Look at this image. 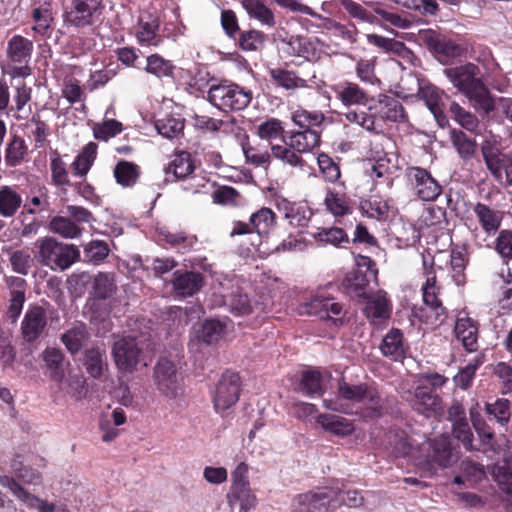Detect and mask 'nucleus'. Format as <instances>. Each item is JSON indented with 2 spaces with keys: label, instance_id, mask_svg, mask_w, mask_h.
Returning <instances> with one entry per match:
<instances>
[{
  "label": "nucleus",
  "instance_id": "obj_1",
  "mask_svg": "<svg viewBox=\"0 0 512 512\" xmlns=\"http://www.w3.org/2000/svg\"><path fill=\"white\" fill-rule=\"evenodd\" d=\"M444 75L451 84L486 114L495 108L494 100L484 82L478 77L479 68L473 63L445 68Z\"/></svg>",
  "mask_w": 512,
  "mask_h": 512
},
{
  "label": "nucleus",
  "instance_id": "obj_2",
  "mask_svg": "<svg viewBox=\"0 0 512 512\" xmlns=\"http://www.w3.org/2000/svg\"><path fill=\"white\" fill-rule=\"evenodd\" d=\"M35 249L34 258L53 271H64L80 258L76 245L60 242L52 236L38 238Z\"/></svg>",
  "mask_w": 512,
  "mask_h": 512
},
{
  "label": "nucleus",
  "instance_id": "obj_3",
  "mask_svg": "<svg viewBox=\"0 0 512 512\" xmlns=\"http://www.w3.org/2000/svg\"><path fill=\"white\" fill-rule=\"evenodd\" d=\"M355 261L356 268L345 276L342 285L352 299L365 300L368 298L370 283L377 278V270L368 256L358 255Z\"/></svg>",
  "mask_w": 512,
  "mask_h": 512
},
{
  "label": "nucleus",
  "instance_id": "obj_4",
  "mask_svg": "<svg viewBox=\"0 0 512 512\" xmlns=\"http://www.w3.org/2000/svg\"><path fill=\"white\" fill-rule=\"evenodd\" d=\"M298 312L300 315L315 316L320 320L330 321L335 326L344 325L347 313L340 302L323 293L316 294L302 303Z\"/></svg>",
  "mask_w": 512,
  "mask_h": 512
},
{
  "label": "nucleus",
  "instance_id": "obj_5",
  "mask_svg": "<svg viewBox=\"0 0 512 512\" xmlns=\"http://www.w3.org/2000/svg\"><path fill=\"white\" fill-rule=\"evenodd\" d=\"M210 103L223 112L246 108L252 100V92L237 84L212 85L208 91Z\"/></svg>",
  "mask_w": 512,
  "mask_h": 512
},
{
  "label": "nucleus",
  "instance_id": "obj_6",
  "mask_svg": "<svg viewBox=\"0 0 512 512\" xmlns=\"http://www.w3.org/2000/svg\"><path fill=\"white\" fill-rule=\"evenodd\" d=\"M103 9L102 0H73L64 12V24L75 28L91 26L99 20Z\"/></svg>",
  "mask_w": 512,
  "mask_h": 512
},
{
  "label": "nucleus",
  "instance_id": "obj_7",
  "mask_svg": "<svg viewBox=\"0 0 512 512\" xmlns=\"http://www.w3.org/2000/svg\"><path fill=\"white\" fill-rule=\"evenodd\" d=\"M112 355L119 371L132 373L141 362L142 349L136 338L124 336L114 342Z\"/></svg>",
  "mask_w": 512,
  "mask_h": 512
},
{
  "label": "nucleus",
  "instance_id": "obj_8",
  "mask_svg": "<svg viewBox=\"0 0 512 512\" xmlns=\"http://www.w3.org/2000/svg\"><path fill=\"white\" fill-rule=\"evenodd\" d=\"M417 88L418 97L424 101L439 126L444 127L448 120L444 114V91L423 78H411Z\"/></svg>",
  "mask_w": 512,
  "mask_h": 512
},
{
  "label": "nucleus",
  "instance_id": "obj_9",
  "mask_svg": "<svg viewBox=\"0 0 512 512\" xmlns=\"http://www.w3.org/2000/svg\"><path fill=\"white\" fill-rule=\"evenodd\" d=\"M47 312L37 304L29 305L21 321V337L26 343H33L41 339L47 330Z\"/></svg>",
  "mask_w": 512,
  "mask_h": 512
},
{
  "label": "nucleus",
  "instance_id": "obj_10",
  "mask_svg": "<svg viewBox=\"0 0 512 512\" xmlns=\"http://www.w3.org/2000/svg\"><path fill=\"white\" fill-rule=\"evenodd\" d=\"M367 110L375 114V120L401 123L408 120L401 102L397 98L385 94H379L377 98H371Z\"/></svg>",
  "mask_w": 512,
  "mask_h": 512
},
{
  "label": "nucleus",
  "instance_id": "obj_11",
  "mask_svg": "<svg viewBox=\"0 0 512 512\" xmlns=\"http://www.w3.org/2000/svg\"><path fill=\"white\" fill-rule=\"evenodd\" d=\"M423 266L426 275V281L422 286L423 302L425 310L430 313L429 317L436 321L444 315L445 308L443 307L441 300L438 298L440 288L436 285V274L433 270V260L429 262L424 258Z\"/></svg>",
  "mask_w": 512,
  "mask_h": 512
},
{
  "label": "nucleus",
  "instance_id": "obj_12",
  "mask_svg": "<svg viewBox=\"0 0 512 512\" xmlns=\"http://www.w3.org/2000/svg\"><path fill=\"white\" fill-rule=\"evenodd\" d=\"M2 487L8 488L20 501L39 512H69L64 505L50 504L26 491L13 477L0 476Z\"/></svg>",
  "mask_w": 512,
  "mask_h": 512
},
{
  "label": "nucleus",
  "instance_id": "obj_13",
  "mask_svg": "<svg viewBox=\"0 0 512 512\" xmlns=\"http://www.w3.org/2000/svg\"><path fill=\"white\" fill-rule=\"evenodd\" d=\"M406 175L421 200L433 201L440 195L441 186L426 169L409 167Z\"/></svg>",
  "mask_w": 512,
  "mask_h": 512
},
{
  "label": "nucleus",
  "instance_id": "obj_14",
  "mask_svg": "<svg viewBox=\"0 0 512 512\" xmlns=\"http://www.w3.org/2000/svg\"><path fill=\"white\" fill-rule=\"evenodd\" d=\"M46 466L44 458L37 455L24 457L16 455L10 463L12 472L23 482L37 485L41 481L39 469Z\"/></svg>",
  "mask_w": 512,
  "mask_h": 512
},
{
  "label": "nucleus",
  "instance_id": "obj_15",
  "mask_svg": "<svg viewBox=\"0 0 512 512\" xmlns=\"http://www.w3.org/2000/svg\"><path fill=\"white\" fill-rule=\"evenodd\" d=\"M454 334L467 352L472 353L478 350L479 324L466 312L458 314L454 325Z\"/></svg>",
  "mask_w": 512,
  "mask_h": 512
},
{
  "label": "nucleus",
  "instance_id": "obj_16",
  "mask_svg": "<svg viewBox=\"0 0 512 512\" xmlns=\"http://www.w3.org/2000/svg\"><path fill=\"white\" fill-rule=\"evenodd\" d=\"M481 155L492 177L497 182H501L503 179V168L510 159L501 151L497 141L491 139L484 140L481 143Z\"/></svg>",
  "mask_w": 512,
  "mask_h": 512
},
{
  "label": "nucleus",
  "instance_id": "obj_17",
  "mask_svg": "<svg viewBox=\"0 0 512 512\" xmlns=\"http://www.w3.org/2000/svg\"><path fill=\"white\" fill-rule=\"evenodd\" d=\"M419 413L427 416L442 410L441 399L433 386H416L414 394L406 398Z\"/></svg>",
  "mask_w": 512,
  "mask_h": 512
},
{
  "label": "nucleus",
  "instance_id": "obj_18",
  "mask_svg": "<svg viewBox=\"0 0 512 512\" xmlns=\"http://www.w3.org/2000/svg\"><path fill=\"white\" fill-rule=\"evenodd\" d=\"M45 372L55 382H62L69 370L70 362L66 360L62 350L47 347L41 354Z\"/></svg>",
  "mask_w": 512,
  "mask_h": 512
},
{
  "label": "nucleus",
  "instance_id": "obj_19",
  "mask_svg": "<svg viewBox=\"0 0 512 512\" xmlns=\"http://www.w3.org/2000/svg\"><path fill=\"white\" fill-rule=\"evenodd\" d=\"M293 512H329V499L325 492L300 494L292 501Z\"/></svg>",
  "mask_w": 512,
  "mask_h": 512
},
{
  "label": "nucleus",
  "instance_id": "obj_20",
  "mask_svg": "<svg viewBox=\"0 0 512 512\" xmlns=\"http://www.w3.org/2000/svg\"><path fill=\"white\" fill-rule=\"evenodd\" d=\"M174 292L181 297H190L198 293L204 285V277L199 272H176L172 280Z\"/></svg>",
  "mask_w": 512,
  "mask_h": 512
},
{
  "label": "nucleus",
  "instance_id": "obj_21",
  "mask_svg": "<svg viewBox=\"0 0 512 512\" xmlns=\"http://www.w3.org/2000/svg\"><path fill=\"white\" fill-rule=\"evenodd\" d=\"M284 143H288L301 156L312 152L320 144V134L313 129L291 131L285 137Z\"/></svg>",
  "mask_w": 512,
  "mask_h": 512
},
{
  "label": "nucleus",
  "instance_id": "obj_22",
  "mask_svg": "<svg viewBox=\"0 0 512 512\" xmlns=\"http://www.w3.org/2000/svg\"><path fill=\"white\" fill-rule=\"evenodd\" d=\"M473 212L482 230L488 236L494 235L499 230L503 219L500 210L491 208L482 202H477L473 207Z\"/></svg>",
  "mask_w": 512,
  "mask_h": 512
},
{
  "label": "nucleus",
  "instance_id": "obj_23",
  "mask_svg": "<svg viewBox=\"0 0 512 512\" xmlns=\"http://www.w3.org/2000/svg\"><path fill=\"white\" fill-rule=\"evenodd\" d=\"M335 96L344 106L367 105L370 97L367 92L354 82L345 81L335 88Z\"/></svg>",
  "mask_w": 512,
  "mask_h": 512
},
{
  "label": "nucleus",
  "instance_id": "obj_24",
  "mask_svg": "<svg viewBox=\"0 0 512 512\" xmlns=\"http://www.w3.org/2000/svg\"><path fill=\"white\" fill-rule=\"evenodd\" d=\"M8 285L10 288V300L7 315L12 322H16L25 303L27 285L26 281L21 277H10Z\"/></svg>",
  "mask_w": 512,
  "mask_h": 512
},
{
  "label": "nucleus",
  "instance_id": "obj_25",
  "mask_svg": "<svg viewBox=\"0 0 512 512\" xmlns=\"http://www.w3.org/2000/svg\"><path fill=\"white\" fill-rule=\"evenodd\" d=\"M33 52V42L21 35L12 36L7 43L6 55L13 63L27 64Z\"/></svg>",
  "mask_w": 512,
  "mask_h": 512
},
{
  "label": "nucleus",
  "instance_id": "obj_26",
  "mask_svg": "<svg viewBox=\"0 0 512 512\" xmlns=\"http://www.w3.org/2000/svg\"><path fill=\"white\" fill-rule=\"evenodd\" d=\"M160 27L159 18L148 14L146 17H140L139 29L136 33L137 41L140 45L159 46L162 38L157 34Z\"/></svg>",
  "mask_w": 512,
  "mask_h": 512
},
{
  "label": "nucleus",
  "instance_id": "obj_27",
  "mask_svg": "<svg viewBox=\"0 0 512 512\" xmlns=\"http://www.w3.org/2000/svg\"><path fill=\"white\" fill-rule=\"evenodd\" d=\"M271 156L273 159L279 161L283 166H287L291 169L304 171L306 166V161L288 143H284L283 145H271Z\"/></svg>",
  "mask_w": 512,
  "mask_h": 512
},
{
  "label": "nucleus",
  "instance_id": "obj_28",
  "mask_svg": "<svg viewBox=\"0 0 512 512\" xmlns=\"http://www.w3.org/2000/svg\"><path fill=\"white\" fill-rule=\"evenodd\" d=\"M226 325L225 323L215 320L208 319L206 320L201 329L197 331L196 339L190 341L189 346L190 349H193L196 345V342H203L206 345H212L217 343L225 333Z\"/></svg>",
  "mask_w": 512,
  "mask_h": 512
},
{
  "label": "nucleus",
  "instance_id": "obj_29",
  "mask_svg": "<svg viewBox=\"0 0 512 512\" xmlns=\"http://www.w3.org/2000/svg\"><path fill=\"white\" fill-rule=\"evenodd\" d=\"M430 451L427 454L429 461L441 467H447L452 460L453 454L448 436L441 435L429 443Z\"/></svg>",
  "mask_w": 512,
  "mask_h": 512
},
{
  "label": "nucleus",
  "instance_id": "obj_30",
  "mask_svg": "<svg viewBox=\"0 0 512 512\" xmlns=\"http://www.w3.org/2000/svg\"><path fill=\"white\" fill-rule=\"evenodd\" d=\"M380 350L385 357L394 361L401 360L405 353L403 333L399 329H391L383 337Z\"/></svg>",
  "mask_w": 512,
  "mask_h": 512
},
{
  "label": "nucleus",
  "instance_id": "obj_31",
  "mask_svg": "<svg viewBox=\"0 0 512 512\" xmlns=\"http://www.w3.org/2000/svg\"><path fill=\"white\" fill-rule=\"evenodd\" d=\"M317 423L326 431L337 436H347L354 431L352 422L335 414H321L317 417Z\"/></svg>",
  "mask_w": 512,
  "mask_h": 512
},
{
  "label": "nucleus",
  "instance_id": "obj_32",
  "mask_svg": "<svg viewBox=\"0 0 512 512\" xmlns=\"http://www.w3.org/2000/svg\"><path fill=\"white\" fill-rule=\"evenodd\" d=\"M22 204L21 195L11 186L0 187V216L13 218Z\"/></svg>",
  "mask_w": 512,
  "mask_h": 512
},
{
  "label": "nucleus",
  "instance_id": "obj_33",
  "mask_svg": "<svg viewBox=\"0 0 512 512\" xmlns=\"http://www.w3.org/2000/svg\"><path fill=\"white\" fill-rule=\"evenodd\" d=\"M241 3L250 18L270 28L276 25L274 13L261 0H241Z\"/></svg>",
  "mask_w": 512,
  "mask_h": 512
},
{
  "label": "nucleus",
  "instance_id": "obj_34",
  "mask_svg": "<svg viewBox=\"0 0 512 512\" xmlns=\"http://www.w3.org/2000/svg\"><path fill=\"white\" fill-rule=\"evenodd\" d=\"M89 338V332L85 324L79 323L61 335V341L67 350L75 354L79 352Z\"/></svg>",
  "mask_w": 512,
  "mask_h": 512
},
{
  "label": "nucleus",
  "instance_id": "obj_35",
  "mask_svg": "<svg viewBox=\"0 0 512 512\" xmlns=\"http://www.w3.org/2000/svg\"><path fill=\"white\" fill-rule=\"evenodd\" d=\"M48 228L50 232L58 234L65 239H75L82 235V228L69 217L54 216L50 219Z\"/></svg>",
  "mask_w": 512,
  "mask_h": 512
},
{
  "label": "nucleus",
  "instance_id": "obj_36",
  "mask_svg": "<svg viewBox=\"0 0 512 512\" xmlns=\"http://www.w3.org/2000/svg\"><path fill=\"white\" fill-rule=\"evenodd\" d=\"M269 74L278 86L286 90L306 88L308 86L307 81L299 77L294 71L273 68L270 69Z\"/></svg>",
  "mask_w": 512,
  "mask_h": 512
},
{
  "label": "nucleus",
  "instance_id": "obj_37",
  "mask_svg": "<svg viewBox=\"0 0 512 512\" xmlns=\"http://www.w3.org/2000/svg\"><path fill=\"white\" fill-rule=\"evenodd\" d=\"M327 210L334 216H344L352 211L350 199L343 192L328 190L324 199Z\"/></svg>",
  "mask_w": 512,
  "mask_h": 512
},
{
  "label": "nucleus",
  "instance_id": "obj_38",
  "mask_svg": "<svg viewBox=\"0 0 512 512\" xmlns=\"http://www.w3.org/2000/svg\"><path fill=\"white\" fill-rule=\"evenodd\" d=\"M449 111L453 119L465 130L476 135L481 133V125L478 118L471 112L465 110L458 103L452 102Z\"/></svg>",
  "mask_w": 512,
  "mask_h": 512
},
{
  "label": "nucleus",
  "instance_id": "obj_39",
  "mask_svg": "<svg viewBox=\"0 0 512 512\" xmlns=\"http://www.w3.org/2000/svg\"><path fill=\"white\" fill-rule=\"evenodd\" d=\"M250 223L257 233V238L261 235L268 234L276 223L275 213L267 207H262L250 216Z\"/></svg>",
  "mask_w": 512,
  "mask_h": 512
},
{
  "label": "nucleus",
  "instance_id": "obj_40",
  "mask_svg": "<svg viewBox=\"0 0 512 512\" xmlns=\"http://www.w3.org/2000/svg\"><path fill=\"white\" fill-rule=\"evenodd\" d=\"M195 169L192 156L189 152L176 153L166 168V173H173L177 179H183L193 173Z\"/></svg>",
  "mask_w": 512,
  "mask_h": 512
},
{
  "label": "nucleus",
  "instance_id": "obj_41",
  "mask_svg": "<svg viewBox=\"0 0 512 512\" xmlns=\"http://www.w3.org/2000/svg\"><path fill=\"white\" fill-rule=\"evenodd\" d=\"M256 135L265 141L272 142L274 140L285 139V129L283 122L277 118H268L256 127Z\"/></svg>",
  "mask_w": 512,
  "mask_h": 512
},
{
  "label": "nucleus",
  "instance_id": "obj_42",
  "mask_svg": "<svg viewBox=\"0 0 512 512\" xmlns=\"http://www.w3.org/2000/svg\"><path fill=\"white\" fill-rule=\"evenodd\" d=\"M239 386H216L213 401L216 411H225L234 405L239 398Z\"/></svg>",
  "mask_w": 512,
  "mask_h": 512
},
{
  "label": "nucleus",
  "instance_id": "obj_43",
  "mask_svg": "<svg viewBox=\"0 0 512 512\" xmlns=\"http://www.w3.org/2000/svg\"><path fill=\"white\" fill-rule=\"evenodd\" d=\"M116 182L123 187L133 186L139 178L140 171L138 165L129 161H119L114 170Z\"/></svg>",
  "mask_w": 512,
  "mask_h": 512
},
{
  "label": "nucleus",
  "instance_id": "obj_44",
  "mask_svg": "<svg viewBox=\"0 0 512 512\" xmlns=\"http://www.w3.org/2000/svg\"><path fill=\"white\" fill-rule=\"evenodd\" d=\"M365 314L372 322L387 319L390 316V306L387 298L382 295H376L366 299Z\"/></svg>",
  "mask_w": 512,
  "mask_h": 512
},
{
  "label": "nucleus",
  "instance_id": "obj_45",
  "mask_svg": "<svg viewBox=\"0 0 512 512\" xmlns=\"http://www.w3.org/2000/svg\"><path fill=\"white\" fill-rule=\"evenodd\" d=\"M451 142L459 156L464 160L471 159L476 151V141L469 138L462 130L452 129L450 131Z\"/></svg>",
  "mask_w": 512,
  "mask_h": 512
},
{
  "label": "nucleus",
  "instance_id": "obj_46",
  "mask_svg": "<svg viewBox=\"0 0 512 512\" xmlns=\"http://www.w3.org/2000/svg\"><path fill=\"white\" fill-rule=\"evenodd\" d=\"M31 16L35 23L32 30L38 35L47 36L54 20L50 5L45 4L33 8Z\"/></svg>",
  "mask_w": 512,
  "mask_h": 512
},
{
  "label": "nucleus",
  "instance_id": "obj_47",
  "mask_svg": "<svg viewBox=\"0 0 512 512\" xmlns=\"http://www.w3.org/2000/svg\"><path fill=\"white\" fill-rule=\"evenodd\" d=\"M93 294L98 299H107L117 290L113 273L99 272L93 279Z\"/></svg>",
  "mask_w": 512,
  "mask_h": 512
},
{
  "label": "nucleus",
  "instance_id": "obj_48",
  "mask_svg": "<svg viewBox=\"0 0 512 512\" xmlns=\"http://www.w3.org/2000/svg\"><path fill=\"white\" fill-rule=\"evenodd\" d=\"M28 147L23 138L14 135L5 150V162L10 167L20 165L27 155Z\"/></svg>",
  "mask_w": 512,
  "mask_h": 512
},
{
  "label": "nucleus",
  "instance_id": "obj_49",
  "mask_svg": "<svg viewBox=\"0 0 512 512\" xmlns=\"http://www.w3.org/2000/svg\"><path fill=\"white\" fill-rule=\"evenodd\" d=\"M174 69L173 63L159 54H151L146 58L144 70L157 78L171 77Z\"/></svg>",
  "mask_w": 512,
  "mask_h": 512
},
{
  "label": "nucleus",
  "instance_id": "obj_50",
  "mask_svg": "<svg viewBox=\"0 0 512 512\" xmlns=\"http://www.w3.org/2000/svg\"><path fill=\"white\" fill-rule=\"evenodd\" d=\"M155 128L163 137L172 139L183 131L184 120L173 115H165L155 121Z\"/></svg>",
  "mask_w": 512,
  "mask_h": 512
},
{
  "label": "nucleus",
  "instance_id": "obj_51",
  "mask_svg": "<svg viewBox=\"0 0 512 512\" xmlns=\"http://www.w3.org/2000/svg\"><path fill=\"white\" fill-rule=\"evenodd\" d=\"M433 51L445 58H457L463 54L464 49L454 41L445 37H433L429 40Z\"/></svg>",
  "mask_w": 512,
  "mask_h": 512
},
{
  "label": "nucleus",
  "instance_id": "obj_52",
  "mask_svg": "<svg viewBox=\"0 0 512 512\" xmlns=\"http://www.w3.org/2000/svg\"><path fill=\"white\" fill-rule=\"evenodd\" d=\"M24 127L30 130L31 135L34 137L35 147H43L49 135V126L42 120L38 111L24 124Z\"/></svg>",
  "mask_w": 512,
  "mask_h": 512
},
{
  "label": "nucleus",
  "instance_id": "obj_53",
  "mask_svg": "<svg viewBox=\"0 0 512 512\" xmlns=\"http://www.w3.org/2000/svg\"><path fill=\"white\" fill-rule=\"evenodd\" d=\"M312 237L319 242L340 247L342 243H348L349 237L342 228H320Z\"/></svg>",
  "mask_w": 512,
  "mask_h": 512
},
{
  "label": "nucleus",
  "instance_id": "obj_54",
  "mask_svg": "<svg viewBox=\"0 0 512 512\" xmlns=\"http://www.w3.org/2000/svg\"><path fill=\"white\" fill-rule=\"evenodd\" d=\"M345 118L348 122L357 124L369 132L379 133L381 130V126L375 121L373 112L351 110L345 113Z\"/></svg>",
  "mask_w": 512,
  "mask_h": 512
},
{
  "label": "nucleus",
  "instance_id": "obj_55",
  "mask_svg": "<svg viewBox=\"0 0 512 512\" xmlns=\"http://www.w3.org/2000/svg\"><path fill=\"white\" fill-rule=\"evenodd\" d=\"M34 259L27 250H15L9 254V262L14 272L26 276L34 265Z\"/></svg>",
  "mask_w": 512,
  "mask_h": 512
},
{
  "label": "nucleus",
  "instance_id": "obj_56",
  "mask_svg": "<svg viewBox=\"0 0 512 512\" xmlns=\"http://www.w3.org/2000/svg\"><path fill=\"white\" fill-rule=\"evenodd\" d=\"M224 303L237 316H244L252 311L250 300L247 295L242 294L240 291L231 292L229 295H226Z\"/></svg>",
  "mask_w": 512,
  "mask_h": 512
},
{
  "label": "nucleus",
  "instance_id": "obj_57",
  "mask_svg": "<svg viewBox=\"0 0 512 512\" xmlns=\"http://www.w3.org/2000/svg\"><path fill=\"white\" fill-rule=\"evenodd\" d=\"M154 374L158 384H173L179 380L176 365L168 358H161L157 362Z\"/></svg>",
  "mask_w": 512,
  "mask_h": 512
},
{
  "label": "nucleus",
  "instance_id": "obj_58",
  "mask_svg": "<svg viewBox=\"0 0 512 512\" xmlns=\"http://www.w3.org/2000/svg\"><path fill=\"white\" fill-rule=\"evenodd\" d=\"M312 213L301 207H295L286 203L284 205V217L289 225L296 228H304L308 225Z\"/></svg>",
  "mask_w": 512,
  "mask_h": 512
},
{
  "label": "nucleus",
  "instance_id": "obj_59",
  "mask_svg": "<svg viewBox=\"0 0 512 512\" xmlns=\"http://www.w3.org/2000/svg\"><path fill=\"white\" fill-rule=\"evenodd\" d=\"M228 498L231 507H234L236 504H239V512H248L256 505V497L251 493L250 488L231 490V493L228 495Z\"/></svg>",
  "mask_w": 512,
  "mask_h": 512
},
{
  "label": "nucleus",
  "instance_id": "obj_60",
  "mask_svg": "<svg viewBox=\"0 0 512 512\" xmlns=\"http://www.w3.org/2000/svg\"><path fill=\"white\" fill-rule=\"evenodd\" d=\"M105 355L98 349H90L85 353V367L87 372L98 378L102 375L105 366Z\"/></svg>",
  "mask_w": 512,
  "mask_h": 512
},
{
  "label": "nucleus",
  "instance_id": "obj_61",
  "mask_svg": "<svg viewBox=\"0 0 512 512\" xmlns=\"http://www.w3.org/2000/svg\"><path fill=\"white\" fill-rule=\"evenodd\" d=\"M332 375L325 368L309 367L300 372L299 384H327Z\"/></svg>",
  "mask_w": 512,
  "mask_h": 512
},
{
  "label": "nucleus",
  "instance_id": "obj_62",
  "mask_svg": "<svg viewBox=\"0 0 512 512\" xmlns=\"http://www.w3.org/2000/svg\"><path fill=\"white\" fill-rule=\"evenodd\" d=\"M366 38L369 44L376 46L384 52L401 54L405 49L404 43L392 38L383 37L377 34H368Z\"/></svg>",
  "mask_w": 512,
  "mask_h": 512
},
{
  "label": "nucleus",
  "instance_id": "obj_63",
  "mask_svg": "<svg viewBox=\"0 0 512 512\" xmlns=\"http://www.w3.org/2000/svg\"><path fill=\"white\" fill-rule=\"evenodd\" d=\"M123 129L122 123L111 119L101 124H95L93 127V135L97 140L107 141L119 134Z\"/></svg>",
  "mask_w": 512,
  "mask_h": 512
},
{
  "label": "nucleus",
  "instance_id": "obj_64",
  "mask_svg": "<svg viewBox=\"0 0 512 512\" xmlns=\"http://www.w3.org/2000/svg\"><path fill=\"white\" fill-rule=\"evenodd\" d=\"M495 250L504 261L512 259V231L501 230L495 239Z\"/></svg>",
  "mask_w": 512,
  "mask_h": 512
}]
</instances>
